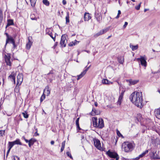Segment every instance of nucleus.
<instances>
[{
    "label": "nucleus",
    "mask_w": 160,
    "mask_h": 160,
    "mask_svg": "<svg viewBox=\"0 0 160 160\" xmlns=\"http://www.w3.org/2000/svg\"><path fill=\"white\" fill-rule=\"evenodd\" d=\"M130 99L135 105L137 107L141 108L143 104V99L141 92H134L130 96Z\"/></svg>",
    "instance_id": "nucleus-1"
},
{
    "label": "nucleus",
    "mask_w": 160,
    "mask_h": 160,
    "mask_svg": "<svg viewBox=\"0 0 160 160\" xmlns=\"http://www.w3.org/2000/svg\"><path fill=\"white\" fill-rule=\"evenodd\" d=\"M135 144L133 142H125L122 144V149L125 152H129L134 148Z\"/></svg>",
    "instance_id": "nucleus-2"
},
{
    "label": "nucleus",
    "mask_w": 160,
    "mask_h": 160,
    "mask_svg": "<svg viewBox=\"0 0 160 160\" xmlns=\"http://www.w3.org/2000/svg\"><path fill=\"white\" fill-rule=\"evenodd\" d=\"M92 121L93 126L98 128H102L104 127L103 120L102 119L99 118L98 120L97 118L93 117Z\"/></svg>",
    "instance_id": "nucleus-3"
},
{
    "label": "nucleus",
    "mask_w": 160,
    "mask_h": 160,
    "mask_svg": "<svg viewBox=\"0 0 160 160\" xmlns=\"http://www.w3.org/2000/svg\"><path fill=\"white\" fill-rule=\"evenodd\" d=\"M107 154L110 158H116V160H118L119 157L117 153L114 152H111L108 150L107 152Z\"/></svg>",
    "instance_id": "nucleus-4"
},
{
    "label": "nucleus",
    "mask_w": 160,
    "mask_h": 160,
    "mask_svg": "<svg viewBox=\"0 0 160 160\" xmlns=\"http://www.w3.org/2000/svg\"><path fill=\"white\" fill-rule=\"evenodd\" d=\"M95 147L98 150L103 151V148L101 147L100 141L98 139L95 138L93 139Z\"/></svg>",
    "instance_id": "nucleus-5"
},
{
    "label": "nucleus",
    "mask_w": 160,
    "mask_h": 160,
    "mask_svg": "<svg viewBox=\"0 0 160 160\" xmlns=\"http://www.w3.org/2000/svg\"><path fill=\"white\" fill-rule=\"evenodd\" d=\"M67 41L66 39V35L65 34L62 35L61 37L60 42V45L62 47H66Z\"/></svg>",
    "instance_id": "nucleus-6"
},
{
    "label": "nucleus",
    "mask_w": 160,
    "mask_h": 160,
    "mask_svg": "<svg viewBox=\"0 0 160 160\" xmlns=\"http://www.w3.org/2000/svg\"><path fill=\"white\" fill-rule=\"evenodd\" d=\"M4 58L7 65L10 66H11V62L10 61L11 56L10 54L8 53L7 55L5 54Z\"/></svg>",
    "instance_id": "nucleus-7"
},
{
    "label": "nucleus",
    "mask_w": 160,
    "mask_h": 160,
    "mask_svg": "<svg viewBox=\"0 0 160 160\" xmlns=\"http://www.w3.org/2000/svg\"><path fill=\"white\" fill-rule=\"evenodd\" d=\"M125 90H122V91L121 93H120L118 101L117 102V104L118 105L120 106L122 101L123 98Z\"/></svg>",
    "instance_id": "nucleus-8"
},
{
    "label": "nucleus",
    "mask_w": 160,
    "mask_h": 160,
    "mask_svg": "<svg viewBox=\"0 0 160 160\" xmlns=\"http://www.w3.org/2000/svg\"><path fill=\"white\" fill-rule=\"evenodd\" d=\"M138 61H140L141 64L142 66L146 67L147 66V62L146 60L143 57L141 56L140 58H137Z\"/></svg>",
    "instance_id": "nucleus-9"
},
{
    "label": "nucleus",
    "mask_w": 160,
    "mask_h": 160,
    "mask_svg": "<svg viewBox=\"0 0 160 160\" xmlns=\"http://www.w3.org/2000/svg\"><path fill=\"white\" fill-rule=\"evenodd\" d=\"M90 66L87 68L85 70H84L79 75L77 76V80H78L79 79L81 78L82 77H83L84 75L86 73V72L88 70Z\"/></svg>",
    "instance_id": "nucleus-10"
},
{
    "label": "nucleus",
    "mask_w": 160,
    "mask_h": 160,
    "mask_svg": "<svg viewBox=\"0 0 160 160\" xmlns=\"http://www.w3.org/2000/svg\"><path fill=\"white\" fill-rule=\"evenodd\" d=\"M55 71L54 70H52L50 72L47 74V75L49 77L48 78L50 79V80H52V79L51 78V77H53L55 76Z\"/></svg>",
    "instance_id": "nucleus-11"
},
{
    "label": "nucleus",
    "mask_w": 160,
    "mask_h": 160,
    "mask_svg": "<svg viewBox=\"0 0 160 160\" xmlns=\"http://www.w3.org/2000/svg\"><path fill=\"white\" fill-rule=\"evenodd\" d=\"M10 42L11 43H13L15 42L14 39L12 38L10 36H8L7 38V39L6 40V44L5 45V47L6 46L7 44Z\"/></svg>",
    "instance_id": "nucleus-12"
},
{
    "label": "nucleus",
    "mask_w": 160,
    "mask_h": 160,
    "mask_svg": "<svg viewBox=\"0 0 160 160\" xmlns=\"http://www.w3.org/2000/svg\"><path fill=\"white\" fill-rule=\"evenodd\" d=\"M95 17L97 21L100 22V21L102 20V17L100 13L96 12L95 13Z\"/></svg>",
    "instance_id": "nucleus-13"
},
{
    "label": "nucleus",
    "mask_w": 160,
    "mask_h": 160,
    "mask_svg": "<svg viewBox=\"0 0 160 160\" xmlns=\"http://www.w3.org/2000/svg\"><path fill=\"white\" fill-rule=\"evenodd\" d=\"M91 15L88 13L86 12L84 14V19L85 21H88L89 20L91 19Z\"/></svg>",
    "instance_id": "nucleus-14"
},
{
    "label": "nucleus",
    "mask_w": 160,
    "mask_h": 160,
    "mask_svg": "<svg viewBox=\"0 0 160 160\" xmlns=\"http://www.w3.org/2000/svg\"><path fill=\"white\" fill-rule=\"evenodd\" d=\"M49 28H47L46 29V33L48 34L53 39L54 41L55 42V41L56 36L55 35L54 37H53L52 33V32L50 33L49 32Z\"/></svg>",
    "instance_id": "nucleus-15"
},
{
    "label": "nucleus",
    "mask_w": 160,
    "mask_h": 160,
    "mask_svg": "<svg viewBox=\"0 0 160 160\" xmlns=\"http://www.w3.org/2000/svg\"><path fill=\"white\" fill-rule=\"evenodd\" d=\"M16 75V72H13L9 76L8 79H12V80H15V76Z\"/></svg>",
    "instance_id": "nucleus-16"
},
{
    "label": "nucleus",
    "mask_w": 160,
    "mask_h": 160,
    "mask_svg": "<svg viewBox=\"0 0 160 160\" xmlns=\"http://www.w3.org/2000/svg\"><path fill=\"white\" fill-rule=\"evenodd\" d=\"M155 113L156 117L160 119V108L156 110L155 111Z\"/></svg>",
    "instance_id": "nucleus-17"
},
{
    "label": "nucleus",
    "mask_w": 160,
    "mask_h": 160,
    "mask_svg": "<svg viewBox=\"0 0 160 160\" xmlns=\"http://www.w3.org/2000/svg\"><path fill=\"white\" fill-rule=\"evenodd\" d=\"M44 92L47 95V96H48L50 94V90L48 86H47L46 87L44 90Z\"/></svg>",
    "instance_id": "nucleus-18"
},
{
    "label": "nucleus",
    "mask_w": 160,
    "mask_h": 160,
    "mask_svg": "<svg viewBox=\"0 0 160 160\" xmlns=\"http://www.w3.org/2000/svg\"><path fill=\"white\" fill-rule=\"evenodd\" d=\"M108 30V28H107L102 30H101L98 32L99 35H101L107 32Z\"/></svg>",
    "instance_id": "nucleus-19"
},
{
    "label": "nucleus",
    "mask_w": 160,
    "mask_h": 160,
    "mask_svg": "<svg viewBox=\"0 0 160 160\" xmlns=\"http://www.w3.org/2000/svg\"><path fill=\"white\" fill-rule=\"evenodd\" d=\"M118 60L119 63H120L121 64H123L124 61V58L123 57H119L118 58Z\"/></svg>",
    "instance_id": "nucleus-20"
},
{
    "label": "nucleus",
    "mask_w": 160,
    "mask_h": 160,
    "mask_svg": "<svg viewBox=\"0 0 160 160\" xmlns=\"http://www.w3.org/2000/svg\"><path fill=\"white\" fill-rule=\"evenodd\" d=\"M129 85H133L137 83L138 81H126Z\"/></svg>",
    "instance_id": "nucleus-21"
},
{
    "label": "nucleus",
    "mask_w": 160,
    "mask_h": 160,
    "mask_svg": "<svg viewBox=\"0 0 160 160\" xmlns=\"http://www.w3.org/2000/svg\"><path fill=\"white\" fill-rule=\"evenodd\" d=\"M32 44V42H31L29 39H28V42L26 44V48L28 49H29Z\"/></svg>",
    "instance_id": "nucleus-22"
},
{
    "label": "nucleus",
    "mask_w": 160,
    "mask_h": 160,
    "mask_svg": "<svg viewBox=\"0 0 160 160\" xmlns=\"http://www.w3.org/2000/svg\"><path fill=\"white\" fill-rule=\"evenodd\" d=\"M14 145H22V143L21 142L20 140L19 139H17L16 140L13 141Z\"/></svg>",
    "instance_id": "nucleus-23"
},
{
    "label": "nucleus",
    "mask_w": 160,
    "mask_h": 160,
    "mask_svg": "<svg viewBox=\"0 0 160 160\" xmlns=\"http://www.w3.org/2000/svg\"><path fill=\"white\" fill-rule=\"evenodd\" d=\"M102 83L104 84L109 85L112 84L113 82L110 81H102Z\"/></svg>",
    "instance_id": "nucleus-24"
},
{
    "label": "nucleus",
    "mask_w": 160,
    "mask_h": 160,
    "mask_svg": "<svg viewBox=\"0 0 160 160\" xmlns=\"http://www.w3.org/2000/svg\"><path fill=\"white\" fill-rule=\"evenodd\" d=\"M14 24L13 20L12 19H8V23L7 27L12 25Z\"/></svg>",
    "instance_id": "nucleus-25"
},
{
    "label": "nucleus",
    "mask_w": 160,
    "mask_h": 160,
    "mask_svg": "<svg viewBox=\"0 0 160 160\" xmlns=\"http://www.w3.org/2000/svg\"><path fill=\"white\" fill-rule=\"evenodd\" d=\"M17 80H23V75L22 73H19L17 77Z\"/></svg>",
    "instance_id": "nucleus-26"
},
{
    "label": "nucleus",
    "mask_w": 160,
    "mask_h": 160,
    "mask_svg": "<svg viewBox=\"0 0 160 160\" xmlns=\"http://www.w3.org/2000/svg\"><path fill=\"white\" fill-rule=\"evenodd\" d=\"M14 145L13 142H8V148L11 149L12 148Z\"/></svg>",
    "instance_id": "nucleus-27"
},
{
    "label": "nucleus",
    "mask_w": 160,
    "mask_h": 160,
    "mask_svg": "<svg viewBox=\"0 0 160 160\" xmlns=\"http://www.w3.org/2000/svg\"><path fill=\"white\" fill-rule=\"evenodd\" d=\"M65 142V141H64L62 143V147L60 150L61 152H62L64 148Z\"/></svg>",
    "instance_id": "nucleus-28"
},
{
    "label": "nucleus",
    "mask_w": 160,
    "mask_h": 160,
    "mask_svg": "<svg viewBox=\"0 0 160 160\" xmlns=\"http://www.w3.org/2000/svg\"><path fill=\"white\" fill-rule=\"evenodd\" d=\"M3 19V16L2 11H0V24L2 22Z\"/></svg>",
    "instance_id": "nucleus-29"
},
{
    "label": "nucleus",
    "mask_w": 160,
    "mask_h": 160,
    "mask_svg": "<svg viewBox=\"0 0 160 160\" xmlns=\"http://www.w3.org/2000/svg\"><path fill=\"white\" fill-rule=\"evenodd\" d=\"M32 6L34 7L35 5L36 2L37 0H29Z\"/></svg>",
    "instance_id": "nucleus-30"
},
{
    "label": "nucleus",
    "mask_w": 160,
    "mask_h": 160,
    "mask_svg": "<svg viewBox=\"0 0 160 160\" xmlns=\"http://www.w3.org/2000/svg\"><path fill=\"white\" fill-rule=\"evenodd\" d=\"M42 2L47 6H49V2L48 0H43Z\"/></svg>",
    "instance_id": "nucleus-31"
},
{
    "label": "nucleus",
    "mask_w": 160,
    "mask_h": 160,
    "mask_svg": "<svg viewBox=\"0 0 160 160\" xmlns=\"http://www.w3.org/2000/svg\"><path fill=\"white\" fill-rule=\"evenodd\" d=\"M22 114L25 118H27L28 117V115L26 111L23 112Z\"/></svg>",
    "instance_id": "nucleus-32"
},
{
    "label": "nucleus",
    "mask_w": 160,
    "mask_h": 160,
    "mask_svg": "<svg viewBox=\"0 0 160 160\" xmlns=\"http://www.w3.org/2000/svg\"><path fill=\"white\" fill-rule=\"evenodd\" d=\"M148 150H146L145 152H143L142 154H140L139 155V157L141 158L143 156L145 155L146 154L148 153Z\"/></svg>",
    "instance_id": "nucleus-33"
},
{
    "label": "nucleus",
    "mask_w": 160,
    "mask_h": 160,
    "mask_svg": "<svg viewBox=\"0 0 160 160\" xmlns=\"http://www.w3.org/2000/svg\"><path fill=\"white\" fill-rule=\"evenodd\" d=\"M130 47L132 48L133 51H134L138 49V45L135 46L132 45V46H130Z\"/></svg>",
    "instance_id": "nucleus-34"
},
{
    "label": "nucleus",
    "mask_w": 160,
    "mask_h": 160,
    "mask_svg": "<svg viewBox=\"0 0 160 160\" xmlns=\"http://www.w3.org/2000/svg\"><path fill=\"white\" fill-rule=\"evenodd\" d=\"M36 141V140L33 138H31L29 140V142L33 145L34 142Z\"/></svg>",
    "instance_id": "nucleus-35"
},
{
    "label": "nucleus",
    "mask_w": 160,
    "mask_h": 160,
    "mask_svg": "<svg viewBox=\"0 0 160 160\" xmlns=\"http://www.w3.org/2000/svg\"><path fill=\"white\" fill-rule=\"evenodd\" d=\"M66 23H69V13L68 12L67 13V15L66 17Z\"/></svg>",
    "instance_id": "nucleus-36"
},
{
    "label": "nucleus",
    "mask_w": 160,
    "mask_h": 160,
    "mask_svg": "<svg viewBox=\"0 0 160 160\" xmlns=\"http://www.w3.org/2000/svg\"><path fill=\"white\" fill-rule=\"evenodd\" d=\"M92 115H94V114L98 115L99 114V113H98V112H96V110L94 108L92 109Z\"/></svg>",
    "instance_id": "nucleus-37"
},
{
    "label": "nucleus",
    "mask_w": 160,
    "mask_h": 160,
    "mask_svg": "<svg viewBox=\"0 0 160 160\" xmlns=\"http://www.w3.org/2000/svg\"><path fill=\"white\" fill-rule=\"evenodd\" d=\"M45 95L43 93L41 96L40 98V102H41L45 99Z\"/></svg>",
    "instance_id": "nucleus-38"
},
{
    "label": "nucleus",
    "mask_w": 160,
    "mask_h": 160,
    "mask_svg": "<svg viewBox=\"0 0 160 160\" xmlns=\"http://www.w3.org/2000/svg\"><path fill=\"white\" fill-rule=\"evenodd\" d=\"M22 81H16L17 84L16 86H18L19 87V86L22 84Z\"/></svg>",
    "instance_id": "nucleus-39"
},
{
    "label": "nucleus",
    "mask_w": 160,
    "mask_h": 160,
    "mask_svg": "<svg viewBox=\"0 0 160 160\" xmlns=\"http://www.w3.org/2000/svg\"><path fill=\"white\" fill-rule=\"evenodd\" d=\"M5 131V130H0V136H1L2 137L3 135H4Z\"/></svg>",
    "instance_id": "nucleus-40"
},
{
    "label": "nucleus",
    "mask_w": 160,
    "mask_h": 160,
    "mask_svg": "<svg viewBox=\"0 0 160 160\" xmlns=\"http://www.w3.org/2000/svg\"><path fill=\"white\" fill-rule=\"evenodd\" d=\"M141 4V2L137 6L135 7V8L137 10H139L140 8Z\"/></svg>",
    "instance_id": "nucleus-41"
},
{
    "label": "nucleus",
    "mask_w": 160,
    "mask_h": 160,
    "mask_svg": "<svg viewBox=\"0 0 160 160\" xmlns=\"http://www.w3.org/2000/svg\"><path fill=\"white\" fill-rule=\"evenodd\" d=\"M76 125L77 126V128H78L79 129H80V128L79 125V121H78V120H76Z\"/></svg>",
    "instance_id": "nucleus-42"
},
{
    "label": "nucleus",
    "mask_w": 160,
    "mask_h": 160,
    "mask_svg": "<svg viewBox=\"0 0 160 160\" xmlns=\"http://www.w3.org/2000/svg\"><path fill=\"white\" fill-rule=\"evenodd\" d=\"M15 92H18L19 91V87L18 86H16V87L14 89Z\"/></svg>",
    "instance_id": "nucleus-43"
},
{
    "label": "nucleus",
    "mask_w": 160,
    "mask_h": 160,
    "mask_svg": "<svg viewBox=\"0 0 160 160\" xmlns=\"http://www.w3.org/2000/svg\"><path fill=\"white\" fill-rule=\"evenodd\" d=\"M75 44L76 43L75 42H71L68 44V46H69L72 47L73 46V45H75Z\"/></svg>",
    "instance_id": "nucleus-44"
},
{
    "label": "nucleus",
    "mask_w": 160,
    "mask_h": 160,
    "mask_svg": "<svg viewBox=\"0 0 160 160\" xmlns=\"http://www.w3.org/2000/svg\"><path fill=\"white\" fill-rule=\"evenodd\" d=\"M12 158L13 160H19V158L17 156H13Z\"/></svg>",
    "instance_id": "nucleus-45"
},
{
    "label": "nucleus",
    "mask_w": 160,
    "mask_h": 160,
    "mask_svg": "<svg viewBox=\"0 0 160 160\" xmlns=\"http://www.w3.org/2000/svg\"><path fill=\"white\" fill-rule=\"evenodd\" d=\"M66 154L69 157L71 158L72 159V157L71 155V154L69 152H66Z\"/></svg>",
    "instance_id": "nucleus-46"
},
{
    "label": "nucleus",
    "mask_w": 160,
    "mask_h": 160,
    "mask_svg": "<svg viewBox=\"0 0 160 160\" xmlns=\"http://www.w3.org/2000/svg\"><path fill=\"white\" fill-rule=\"evenodd\" d=\"M117 135L119 137H120L121 136L122 137V135L121 134V133L119 132V131L118 130H117Z\"/></svg>",
    "instance_id": "nucleus-47"
},
{
    "label": "nucleus",
    "mask_w": 160,
    "mask_h": 160,
    "mask_svg": "<svg viewBox=\"0 0 160 160\" xmlns=\"http://www.w3.org/2000/svg\"><path fill=\"white\" fill-rule=\"evenodd\" d=\"M128 23L127 22H125V23H124V24L123 25V28H125L126 26H127V25H128Z\"/></svg>",
    "instance_id": "nucleus-48"
},
{
    "label": "nucleus",
    "mask_w": 160,
    "mask_h": 160,
    "mask_svg": "<svg viewBox=\"0 0 160 160\" xmlns=\"http://www.w3.org/2000/svg\"><path fill=\"white\" fill-rule=\"evenodd\" d=\"M100 35H99V34L97 32V33H96V34H95L94 35V37L96 38V37H98Z\"/></svg>",
    "instance_id": "nucleus-49"
},
{
    "label": "nucleus",
    "mask_w": 160,
    "mask_h": 160,
    "mask_svg": "<svg viewBox=\"0 0 160 160\" xmlns=\"http://www.w3.org/2000/svg\"><path fill=\"white\" fill-rule=\"evenodd\" d=\"M71 83V84H70V86H69V87H70V88H71L72 87V85L73 84H74V82L73 81H72V82H70Z\"/></svg>",
    "instance_id": "nucleus-50"
},
{
    "label": "nucleus",
    "mask_w": 160,
    "mask_h": 160,
    "mask_svg": "<svg viewBox=\"0 0 160 160\" xmlns=\"http://www.w3.org/2000/svg\"><path fill=\"white\" fill-rule=\"evenodd\" d=\"M148 129H152L153 130L154 129H155V128L154 127L150 126L148 127Z\"/></svg>",
    "instance_id": "nucleus-51"
},
{
    "label": "nucleus",
    "mask_w": 160,
    "mask_h": 160,
    "mask_svg": "<svg viewBox=\"0 0 160 160\" xmlns=\"http://www.w3.org/2000/svg\"><path fill=\"white\" fill-rule=\"evenodd\" d=\"M10 150H11L10 149L8 148V151H7V156H6L7 157L8 153H9Z\"/></svg>",
    "instance_id": "nucleus-52"
},
{
    "label": "nucleus",
    "mask_w": 160,
    "mask_h": 160,
    "mask_svg": "<svg viewBox=\"0 0 160 160\" xmlns=\"http://www.w3.org/2000/svg\"><path fill=\"white\" fill-rule=\"evenodd\" d=\"M2 104V99H0V109H1V106Z\"/></svg>",
    "instance_id": "nucleus-53"
},
{
    "label": "nucleus",
    "mask_w": 160,
    "mask_h": 160,
    "mask_svg": "<svg viewBox=\"0 0 160 160\" xmlns=\"http://www.w3.org/2000/svg\"><path fill=\"white\" fill-rule=\"evenodd\" d=\"M63 4L64 5H65L66 3V2L65 0H63L62 1Z\"/></svg>",
    "instance_id": "nucleus-54"
},
{
    "label": "nucleus",
    "mask_w": 160,
    "mask_h": 160,
    "mask_svg": "<svg viewBox=\"0 0 160 160\" xmlns=\"http://www.w3.org/2000/svg\"><path fill=\"white\" fill-rule=\"evenodd\" d=\"M12 44H13V48H15L16 47V45H15V42L13 43H12Z\"/></svg>",
    "instance_id": "nucleus-55"
},
{
    "label": "nucleus",
    "mask_w": 160,
    "mask_h": 160,
    "mask_svg": "<svg viewBox=\"0 0 160 160\" xmlns=\"http://www.w3.org/2000/svg\"><path fill=\"white\" fill-rule=\"evenodd\" d=\"M54 143V142L53 141H52L51 142V144L52 145H53Z\"/></svg>",
    "instance_id": "nucleus-56"
},
{
    "label": "nucleus",
    "mask_w": 160,
    "mask_h": 160,
    "mask_svg": "<svg viewBox=\"0 0 160 160\" xmlns=\"http://www.w3.org/2000/svg\"><path fill=\"white\" fill-rule=\"evenodd\" d=\"M121 13V11L120 10H118V15H120Z\"/></svg>",
    "instance_id": "nucleus-57"
},
{
    "label": "nucleus",
    "mask_w": 160,
    "mask_h": 160,
    "mask_svg": "<svg viewBox=\"0 0 160 160\" xmlns=\"http://www.w3.org/2000/svg\"><path fill=\"white\" fill-rule=\"evenodd\" d=\"M141 157H140L139 155L138 157H137L136 158V159L137 160H138Z\"/></svg>",
    "instance_id": "nucleus-58"
},
{
    "label": "nucleus",
    "mask_w": 160,
    "mask_h": 160,
    "mask_svg": "<svg viewBox=\"0 0 160 160\" xmlns=\"http://www.w3.org/2000/svg\"><path fill=\"white\" fill-rule=\"evenodd\" d=\"M81 138H82V139H84V137L83 135H81Z\"/></svg>",
    "instance_id": "nucleus-59"
},
{
    "label": "nucleus",
    "mask_w": 160,
    "mask_h": 160,
    "mask_svg": "<svg viewBox=\"0 0 160 160\" xmlns=\"http://www.w3.org/2000/svg\"><path fill=\"white\" fill-rule=\"evenodd\" d=\"M25 141L26 142H29V140H28L27 139H25Z\"/></svg>",
    "instance_id": "nucleus-60"
},
{
    "label": "nucleus",
    "mask_w": 160,
    "mask_h": 160,
    "mask_svg": "<svg viewBox=\"0 0 160 160\" xmlns=\"http://www.w3.org/2000/svg\"><path fill=\"white\" fill-rule=\"evenodd\" d=\"M119 15H118H118H117V16L115 18H117H117H119Z\"/></svg>",
    "instance_id": "nucleus-61"
},
{
    "label": "nucleus",
    "mask_w": 160,
    "mask_h": 160,
    "mask_svg": "<svg viewBox=\"0 0 160 160\" xmlns=\"http://www.w3.org/2000/svg\"><path fill=\"white\" fill-rule=\"evenodd\" d=\"M149 10V9H144V12H146L147 11H148Z\"/></svg>",
    "instance_id": "nucleus-62"
},
{
    "label": "nucleus",
    "mask_w": 160,
    "mask_h": 160,
    "mask_svg": "<svg viewBox=\"0 0 160 160\" xmlns=\"http://www.w3.org/2000/svg\"><path fill=\"white\" fill-rule=\"evenodd\" d=\"M28 145H29V146L30 147H31V146L32 145H33L31 144V143H29V142H28Z\"/></svg>",
    "instance_id": "nucleus-63"
},
{
    "label": "nucleus",
    "mask_w": 160,
    "mask_h": 160,
    "mask_svg": "<svg viewBox=\"0 0 160 160\" xmlns=\"http://www.w3.org/2000/svg\"><path fill=\"white\" fill-rule=\"evenodd\" d=\"M95 105L96 106V107H97L98 106V103L97 102H96L95 103Z\"/></svg>",
    "instance_id": "nucleus-64"
}]
</instances>
